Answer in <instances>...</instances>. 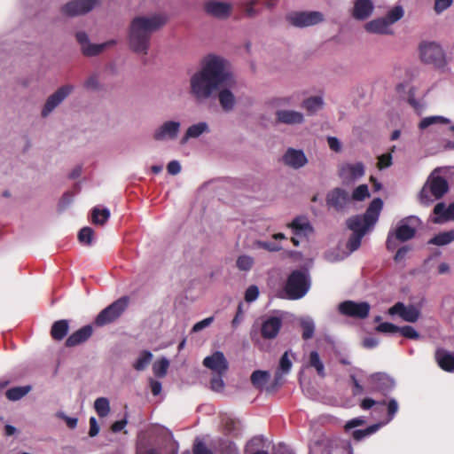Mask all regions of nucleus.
Returning a JSON list of instances; mask_svg holds the SVG:
<instances>
[{"instance_id": "13d9d810", "label": "nucleus", "mask_w": 454, "mask_h": 454, "mask_svg": "<svg viewBox=\"0 0 454 454\" xmlns=\"http://www.w3.org/2000/svg\"><path fill=\"white\" fill-rule=\"evenodd\" d=\"M392 164V156L390 153H384L378 158V168L380 169L388 168Z\"/></svg>"}, {"instance_id": "79ce46f5", "label": "nucleus", "mask_w": 454, "mask_h": 454, "mask_svg": "<svg viewBox=\"0 0 454 454\" xmlns=\"http://www.w3.org/2000/svg\"><path fill=\"white\" fill-rule=\"evenodd\" d=\"M301 327L302 329V339L308 340L311 339L315 332V325L310 319H304L301 322Z\"/></svg>"}, {"instance_id": "69168bd1", "label": "nucleus", "mask_w": 454, "mask_h": 454, "mask_svg": "<svg viewBox=\"0 0 454 454\" xmlns=\"http://www.w3.org/2000/svg\"><path fill=\"white\" fill-rule=\"evenodd\" d=\"M99 432V426L98 425L97 419L94 417L90 419V431L89 435L90 437L96 436Z\"/></svg>"}, {"instance_id": "6e6d98bb", "label": "nucleus", "mask_w": 454, "mask_h": 454, "mask_svg": "<svg viewBox=\"0 0 454 454\" xmlns=\"http://www.w3.org/2000/svg\"><path fill=\"white\" fill-rule=\"evenodd\" d=\"M255 246L259 248H262L270 252H278L281 249V247L279 245L269 241L258 240L255 242Z\"/></svg>"}, {"instance_id": "4468645a", "label": "nucleus", "mask_w": 454, "mask_h": 454, "mask_svg": "<svg viewBox=\"0 0 454 454\" xmlns=\"http://www.w3.org/2000/svg\"><path fill=\"white\" fill-rule=\"evenodd\" d=\"M389 315H399L404 321L415 323L420 316V311L415 306H405L403 302H396L388 309Z\"/></svg>"}, {"instance_id": "0eeeda50", "label": "nucleus", "mask_w": 454, "mask_h": 454, "mask_svg": "<svg viewBox=\"0 0 454 454\" xmlns=\"http://www.w3.org/2000/svg\"><path fill=\"white\" fill-rule=\"evenodd\" d=\"M421 60L435 67H442L445 63V55L442 47L434 42H424L419 45Z\"/></svg>"}, {"instance_id": "58836bf2", "label": "nucleus", "mask_w": 454, "mask_h": 454, "mask_svg": "<svg viewBox=\"0 0 454 454\" xmlns=\"http://www.w3.org/2000/svg\"><path fill=\"white\" fill-rule=\"evenodd\" d=\"M380 424H374V425L369 426L365 429L354 430L352 433V437L356 441H361L364 437L369 436V435L374 434L375 432H377L378 429L380 428Z\"/></svg>"}, {"instance_id": "7c9ffc66", "label": "nucleus", "mask_w": 454, "mask_h": 454, "mask_svg": "<svg viewBox=\"0 0 454 454\" xmlns=\"http://www.w3.org/2000/svg\"><path fill=\"white\" fill-rule=\"evenodd\" d=\"M416 234V230L408 224L399 225L395 231V239L404 242L411 239Z\"/></svg>"}, {"instance_id": "0e129e2a", "label": "nucleus", "mask_w": 454, "mask_h": 454, "mask_svg": "<svg viewBox=\"0 0 454 454\" xmlns=\"http://www.w3.org/2000/svg\"><path fill=\"white\" fill-rule=\"evenodd\" d=\"M167 170L170 175H177L181 171L180 163L177 160L170 161L167 166Z\"/></svg>"}, {"instance_id": "a211bd4d", "label": "nucleus", "mask_w": 454, "mask_h": 454, "mask_svg": "<svg viewBox=\"0 0 454 454\" xmlns=\"http://www.w3.org/2000/svg\"><path fill=\"white\" fill-rule=\"evenodd\" d=\"M204 7L207 14L219 19H225L229 17L231 11L230 4L215 0L207 2Z\"/></svg>"}, {"instance_id": "680f3d73", "label": "nucleus", "mask_w": 454, "mask_h": 454, "mask_svg": "<svg viewBox=\"0 0 454 454\" xmlns=\"http://www.w3.org/2000/svg\"><path fill=\"white\" fill-rule=\"evenodd\" d=\"M398 411V403L395 399H390L387 403L388 420H391Z\"/></svg>"}, {"instance_id": "c03bdc74", "label": "nucleus", "mask_w": 454, "mask_h": 454, "mask_svg": "<svg viewBox=\"0 0 454 454\" xmlns=\"http://www.w3.org/2000/svg\"><path fill=\"white\" fill-rule=\"evenodd\" d=\"M169 363L166 358H161L153 364V373L158 378H162L167 374Z\"/></svg>"}, {"instance_id": "6ab92c4d", "label": "nucleus", "mask_w": 454, "mask_h": 454, "mask_svg": "<svg viewBox=\"0 0 454 454\" xmlns=\"http://www.w3.org/2000/svg\"><path fill=\"white\" fill-rule=\"evenodd\" d=\"M93 333L91 325H87L74 332L65 342L66 347L71 348L85 342Z\"/></svg>"}, {"instance_id": "49530a36", "label": "nucleus", "mask_w": 454, "mask_h": 454, "mask_svg": "<svg viewBox=\"0 0 454 454\" xmlns=\"http://www.w3.org/2000/svg\"><path fill=\"white\" fill-rule=\"evenodd\" d=\"M94 231L90 227H83L78 233V240L84 245H90L92 242Z\"/></svg>"}, {"instance_id": "1a4fd4ad", "label": "nucleus", "mask_w": 454, "mask_h": 454, "mask_svg": "<svg viewBox=\"0 0 454 454\" xmlns=\"http://www.w3.org/2000/svg\"><path fill=\"white\" fill-rule=\"evenodd\" d=\"M339 311L345 316L364 319L368 317L370 305L366 301H345L339 305Z\"/></svg>"}, {"instance_id": "8fccbe9b", "label": "nucleus", "mask_w": 454, "mask_h": 454, "mask_svg": "<svg viewBox=\"0 0 454 454\" xmlns=\"http://www.w3.org/2000/svg\"><path fill=\"white\" fill-rule=\"evenodd\" d=\"M106 43L91 44L82 46V53L86 56H96L99 54L106 47Z\"/></svg>"}, {"instance_id": "de8ad7c7", "label": "nucleus", "mask_w": 454, "mask_h": 454, "mask_svg": "<svg viewBox=\"0 0 454 454\" xmlns=\"http://www.w3.org/2000/svg\"><path fill=\"white\" fill-rule=\"evenodd\" d=\"M364 236V234L363 232L352 233L347 242V245H346L347 248L350 252H354L356 249H358L359 247L361 246V241H362V239Z\"/></svg>"}, {"instance_id": "5701e85b", "label": "nucleus", "mask_w": 454, "mask_h": 454, "mask_svg": "<svg viewBox=\"0 0 454 454\" xmlns=\"http://www.w3.org/2000/svg\"><path fill=\"white\" fill-rule=\"evenodd\" d=\"M277 121L285 124H301L304 121L303 114L297 111L278 110L276 113Z\"/></svg>"}, {"instance_id": "f03ea898", "label": "nucleus", "mask_w": 454, "mask_h": 454, "mask_svg": "<svg viewBox=\"0 0 454 454\" xmlns=\"http://www.w3.org/2000/svg\"><path fill=\"white\" fill-rule=\"evenodd\" d=\"M166 22L167 18L161 14L134 18L130 23L129 35L130 49L136 53L146 55L153 33L163 27Z\"/></svg>"}, {"instance_id": "e433bc0d", "label": "nucleus", "mask_w": 454, "mask_h": 454, "mask_svg": "<svg viewBox=\"0 0 454 454\" xmlns=\"http://www.w3.org/2000/svg\"><path fill=\"white\" fill-rule=\"evenodd\" d=\"M322 106L323 99L318 96L310 97L302 102V107L311 114L317 111Z\"/></svg>"}, {"instance_id": "09e8293b", "label": "nucleus", "mask_w": 454, "mask_h": 454, "mask_svg": "<svg viewBox=\"0 0 454 454\" xmlns=\"http://www.w3.org/2000/svg\"><path fill=\"white\" fill-rule=\"evenodd\" d=\"M236 265L239 270L247 271L252 269L254 259L249 255H240L236 261Z\"/></svg>"}, {"instance_id": "6e6552de", "label": "nucleus", "mask_w": 454, "mask_h": 454, "mask_svg": "<svg viewBox=\"0 0 454 454\" xmlns=\"http://www.w3.org/2000/svg\"><path fill=\"white\" fill-rule=\"evenodd\" d=\"M286 20L294 27H305L317 25L324 20L320 12H293L286 16Z\"/></svg>"}, {"instance_id": "774afa93", "label": "nucleus", "mask_w": 454, "mask_h": 454, "mask_svg": "<svg viewBox=\"0 0 454 454\" xmlns=\"http://www.w3.org/2000/svg\"><path fill=\"white\" fill-rule=\"evenodd\" d=\"M327 142H328V145L329 147L334 151V152H339L341 148L340 146V141L338 140V138L334 137H329L327 138Z\"/></svg>"}, {"instance_id": "37998d69", "label": "nucleus", "mask_w": 454, "mask_h": 454, "mask_svg": "<svg viewBox=\"0 0 454 454\" xmlns=\"http://www.w3.org/2000/svg\"><path fill=\"white\" fill-rule=\"evenodd\" d=\"M370 197L368 186L366 184H360L358 185L352 193V196L350 200H356V201H363L366 198Z\"/></svg>"}, {"instance_id": "bf43d9fd", "label": "nucleus", "mask_w": 454, "mask_h": 454, "mask_svg": "<svg viewBox=\"0 0 454 454\" xmlns=\"http://www.w3.org/2000/svg\"><path fill=\"white\" fill-rule=\"evenodd\" d=\"M451 4L452 0H435L434 9L436 13H441L449 8Z\"/></svg>"}, {"instance_id": "423d86ee", "label": "nucleus", "mask_w": 454, "mask_h": 454, "mask_svg": "<svg viewBox=\"0 0 454 454\" xmlns=\"http://www.w3.org/2000/svg\"><path fill=\"white\" fill-rule=\"evenodd\" d=\"M129 304V296H121L102 309L94 320V325L102 327L118 320Z\"/></svg>"}, {"instance_id": "f3484780", "label": "nucleus", "mask_w": 454, "mask_h": 454, "mask_svg": "<svg viewBox=\"0 0 454 454\" xmlns=\"http://www.w3.org/2000/svg\"><path fill=\"white\" fill-rule=\"evenodd\" d=\"M283 161L286 165L298 169L307 164L308 159L303 151L289 148L283 155Z\"/></svg>"}, {"instance_id": "bb28decb", "label": "nucleus", "mask_w": 454, "mask_h": 454, "mask_svg": "<svg viewBox=\"0 0 454 454\" xmlns=\"http://www.w3.org/2000/svg\"><path fill=\"white\" fill-rule=\"evenodd\" d=\"M287 227L292 229L294 236L307 235L308 231H312V227L309 224L306 217L297 216L291 223L287 224Z\"/></svg>"}, {"instance_id": "c9c22d12", "label": "nucleus", "mask_w": 454, "mask_h": 454, "mask_svg": "<svg viewBox=\"0 0 454 454\" xmlns=\"http://www.w3.org/2000/svg\"><path fill=\"white\" fill-rule=\"evenodd\" d=\"M152 359L153 354L148 350H143L134 363L133 367L137 371H144L149 365Z\"/></svg>"}, {"instance_id": "f8f14e48", "label": "nucleus", "mask_w": 454, "mask_h": 454, "mask_svg": "<svg viewBox=\"0 0 454 454\" xmlns=\"http://www.w3.org/2000/svg\"><path fill=\"white\" fill-rule=\"evenodd\" d=\"M203 365L217 374H225L229 369V364L221 351H215L211 356L203 359Z\"/></svg>"}, {"instance_id": "393cba45", "label": "nucleus", "mask_w": 454, "mask_h": 454, "mask_svg": "<svg viewBox=\"0 0 454 454\" xmlns=\"http://www.w3.org/2000/svg\"><path fill=\"white\" fill-rule=\"evenodd\" d=\"M389 27L390 25L387 23L385 18L382 17L367 22L364 26V28L369 33L388 35L392 34V31L389 28Z\"/></svg>"}, {"instance_id": "e2e57ef3", "label": "nucleus", "mask_w": 454, "mask_h": 454, "mask_svg": "<svg viewBox=\"0 0 454 454\" xmlns=\"http://www.w3.org/2000/svg\"><path fill=\"white\" fill-rule=\"evenodd\" d=\"M213 319L214 318L212 317H207V318L196 323L192 327V331L193 332L201 331L205 327L208 326L213 322Z\"/></svg>"}, {"instance_id": "473e14b6", "label": "nucleus", "mask_w": 454, "mask_h": 454, "mask_svg": "<svg viewBox=\"0 0 454 454\" xmlns=\"http://www.w3.org/2000/svg\"><path fill=\"white\" fill-rule=\"evenodd\" d=\"M270 378V373L266 371H254L250 377L251 383L256 388H262Z\"/></svg>"}, {"instance_id": "a18cd8bd", "label": "nucleus", "mask_w": 454, "mask_h": 454, "mask_svg": "<svg viewBox=\"0 0 454 454\" xmlns=\"http://www.w3.org/2000/svg\"><path fill=\"white\" fill-rule=\"evenodd\" d=\"M446 210L447 207L443 202L437 203L434 208V214L436 215L434 219V223H439L443 221H448Z\"/></svg>"}, {"instance_id": "ddd939ff", "label": "nucleus", "mask_w": 454, "mask_h": 454, "mask_svg": "<svg viewBox=\"0 0 454 454\" xmlns=\"http://www.w3.org/2000/svg\"><path fill=\"white\" fill-rule=\"evenodd\" d=\"M74 90L72 85H64L51 95L42 111V115L46 117L57 106H59Z\"/></svg>"}, {"instance_id": "c756f323", "label": "nucleus", "mask_w": 454, "mask_h": 454, "mask_svg": "<svg viewBox=\"0 0 454 454\" xmlns=\"http://www.w3.org/2000/svg\"><path fill=\"white\" fill-rule=\"evenodd\" d=\"M32 389V387L30 385L27 386H21V387H14L12 388H9L5 392V396L10 401H19L22 397H24L26 395H27Z\"/></svg>"}, {"instance_id": "c85d7f7f", "label": "nucleus", "mask_w": 454, "mask_h": 454, "mask_svg": "<svg viewBox=\"0 0 454 454\" xmlns=\"http://www.w3.org/2000/svg\"><path fill=\"white\" fill-rule=\"evenodd\" d=\"M208 126L206 122H199L190 126L184 136L181 139V144H185L190 138L199 137L201 134L207 131Z\"/></svg>"}, {"instance_id": "aec40b11", "label": "nucleus", "mask_w": 454, "mask_h": 454, "mask_svg": "<svg viewBox=\"0 0 454 454\" xmlns=\"http://www.w3.org/2000/svg\"><path fill=\"white\" fill-rule=\"evenodd\" d=\"M282 326V321L277 317H270L266 319L261 328L262 338L271 340L277 337Z\"/></svg>"}, {"instance_id": "dca6fc26", "label": "nucleus", "mask_w": 454, "mask_h": 454, "mask_svg": "<svg viewBox=\"0 0 454 454\" xmlns=\"http://www.w3.org/2000/svg\"><path fill=\"white\" fill-rule=\"evenodd\" d=\"M372 390L387 395L394 387V380L386 373L376 372L370 377Z\"/></svg>"}, {"instance_id": "ea45409f", "label": "nucleus", "mask_w": 454, "mask_h": 454, "mask_svg": "<svg viewBox=\"0 0 454 454\" xmlns=\"http://www.w3.org/2000/svg\"><path fill=\"white\" fill-rule=\"evenodd\" d=\"M92 223L95 224L103 225L110 217V212L107 208L98 209L94 208L92 210Z\"/></svg>"}, {"instance_id": "5fc2aeb1", "label": "nucleus", "mask_w": 454, "mask_h": 454, "mask_svg": "<svg viewBox=\"0 0 454 454\" xmlns=\"http://www.w3.org/2000/svg\"><path fill=\"white\" fill-rule=\"evenodd\" d=\"M376 330L380 333H398L399 326H397L392 323L384 322V323L380 324L376 327Z\"/></svg>"}, {"instance_id": "a878e982", "label": "nucleus", "mask_w": 454, "mask_h": 454, "mask_svg": "<svg viewBox=\"0 0 454 454\" xmlns=\"http://www.w3.org/2000/svg\"><path fill=\"white\" fill-rule=\"evenodd\" d=\"M218 100L224 112L229 113L234 109L236 98L234 94L229 89L222 87L219 90Z\"/></svg>"}, {"instance_id": "4c0bfd02", "label": "nucleus", "mask_w": 454, "mask_h": 454, "mask_svg": "<svg viewBox=\"0 0 454 454\" xmlns=\"http://www.w3.org/2000/svg\"><path fill=\"white\" fill-rule=\"evenodd\" d=\"M449 122H450V120L443 116H428V117L423 118L420 121V122L419 124V128L420 129H425L433 124H439V123L448 124Z\"/></svg>"}, {"instance_id": "2eb2a0df", "label": "nucleus", "mask_w": 454, "mask_h": 454, "mask_svg": "<svg viewBox=\"0 0 454 454\" xmlns=\"http://www.w3.org/2000/svg\"><path fill=\"white\" fill-rule=\"evenodd\" d=\"M180 129V122L175 121H165L153 132V138L156 141L174 139L177 137Z\"/></svg>"}, {"instance_id": "3c124183", "label": "nucleus", "mask_w": 454, "mask_h": 454, "mask_svg": "<svg viewBox=\"0 0 454 454\" xmlns=\"http://www.w3.org/2000/svg\"><path fill=\"white\" fill-rule=\"evenodd\" d=\"M224 374L214 375L210 380V388L215 392H222L224 388V381L223 380Z\"/></svg>"}, {"instance_id": "cd10ccee", "label": "nucleus", "mask_w": 454, "mask_h": 454, "mask_svg": "<svg viewBox=\"0 0 454 454\" xmlns=\"http://www.w3.org/2000/svg\"><path fill=\"white\" fill-rule=\"evenodd\" d=\"M69 324L66 319L53 323L51 329V336L55 340H62L68 333Z\"/></svg>"}, {"instance_id": "39448f33", "label": "nucleus", "mask_w": 454, "mask_h": 454, "mask_svg": "<svg viewBox=\"0 0 454 454\" xmlns=\"http://www.w3.org/2000/svg\"><path fill=\"white\" fill-rule=\"evenodd\" d=\"M309 287V274L304 270H295L288 276L284 291L289 300H299L306 295Z\"/></svg>"}, {"instance_id": "b1692460", "label": "nucleus", "mask_w": 454, "mask_h": 454, "mask_svg": "<svg viewBox=\"0 0 454 454\" xmlns=\"http://www.w3.org/2000/svg\"><path fill=\"white\" fill-rule=\"evenodd\" d=\"M435 360L441 369L445 372H454V356L443 348L435 351Z\"/></svg>"}, {"instance_id": "72a5a7b5", "label": "nucleus", "mask_w": 454, "mask_h": 454, "mask_svg": "<svg viewBox=\"0 0 454 454\" xmlns=\"http://www.w3.org/2000/svg\"><path fill=\"white\" fill-rule=\"evenodd\" d=\"M309 366L316 369L318 376H320L321 378H324L325 376L324 364L321 361L319 354L317 351H311L309 353Z\"/></svg>"}, {"instance_id": "a19ab883", "label": "nucleus", "mask_w": 454, "mask_h": 454, "mask_svg": "<svg viewBox=\"0 0 454 454\" xmlns=\"http://www.w3.org/2000/svg\"><path fill=\"white\" fill-rule=\"evenodd\" d=\"M404 12L402 6L397 5L387 12L384 17L387 23L391 26L403 17Z\"/></svg>"}, {"instance_id": "603ef678", "label": "nucleus", "mask_w": 454, "mask_h": 454, "mask_svg": "<svg viewBox=\"0 0 454 454\" xmlns=\"http://www.w3.org/2000/svg\"><path fill=\"white\" fill-rule=\"evenodd\" d=\"M398 333L410 340H418L419 338V333L411 325L399 327Z\"/></svg>"}, {"instance_id": "4be33fe9", "label": "nucleus", "mask_w": 454, "mask_h": 454, "mask_svg": "<svg viewBox=\"0 0 454 454\" xmlns=\"http://www.w3.org/2000/svg\"><path fill=\"white\" fill-rule=\"evenodd\" d=\"M374 9L371 0H356L352 12V16L358 20H366Z\"/></svg>"}, {"instance_id": "2f4dec72", "label": "nucleus", "mask_w": 454, "mask_h": 454, "mask_svg": "<svg viewBox=\"0 0 454 454\" xmlns=\"http://www.w3.org/2000/svg\"><path fill=\"white\" fill-rule=\"evenodd\" d=\"M454 240V230L440 232L439 234L433 237L428 244L435 246H444L451 243Z\"/></svg>"}, {"instance_id": "7ed1b4c3", "label": "nucleus", "mask_w": 454, "mask_h": 454, "mask_svg": "<svg viewBox=\"0 0 454 454\" xmlns=\"http://www.w3.org/2000/svg\"><path fill=\"white\" fill-rule=\"evenodd\" d=\"M383 207V201L380 198L372 200L365 213L362 215H355L348 219L347 225L353 233L363 232L373 226L379 219L380 213Z\"/></svg>"}, {"instance_id": "412c9836", "label": "nucleus", "mask_w": 454, "mask_h": 454, "mask_svg": "<svg viewBox=\"0 0 454 454\" xmlns=\"http://www.w3.org/2000/svg\"><path fill=\"white\" fill-rule=\"evenodd\" d=\"M364 175V166L362 162L345 164L340 169V176L348 181H355Z\"/></svg>"}, {"instance_id": "9d476101", "label": "nucleus", "mask_w": 454, "mask_h": 454, "mask_svg": "<svg viewBox=\"0 0 454 454\" xmlns=\"http://www.w3.org/2000/svg\"><path fill=\"white\" fill-rule=\"evenodd\" d=\"M326 205L337 212H343L350 202L348 192L342 188H334L326 195Z\"/></svg>"}, {"instance_id": "052dcab7", "label": "nucleus", "mask_w": 454, "mask_h": 454, "mask_svg": "<svg viewBox=\"0 0 454 454\" xmlns=\"http://www.w3.org/2000/svg\"><path fill=\"white\" fill-rule=\"evenodd\" d=\"M194 454H213L210 450L200 441H197L193 446Z\"/></svg>"}, {"instance_id": "f257e3e1", "label": "nucleus", "mask_w": 454, "mask_h": 454, "mask_svg": "<svg viewBox=\"0 0 454 454\" xmlns=\"http://www.w3.org/2000/svg\"><path fill=\"white\" fill-rule=\"evenodd\" d=\"M232 82L228 62L222 57L209 54L201 67L190 78V94L199 102L208 99L215 90Z\"/></svg>"}, {"instance_id": "864d4df0", "label": "nucleus", "mask_w": 454, "mask_h": 454, "mask_svg": "<svg viewBox=\"0 0 454 454\" xmlns=\"http://www.w3.org/2000/svg\"><path fill=\"white\" fill-rule=\"evenodd\" d=\"M292 368V362L289 359L288 352L286 351L280 360H279V366L278 369L281 371L282 373H288Z\"/></svg>"}, {"instance_id": "9b49d317", "label": "nucleus", "mask_w": 454, "mask_h": 454, "mask_svg": "<svg viewBox=\"0 0 454 454\" xmlns=\"http://www.w3.org/2000/svg\"><path fill=\"white\" fill-rule=\"evenodd\" d=\"M98 3V0H72L66 4L61 11L70 17L82 15L90 12Z\"/></svg>"}, {"instance_id": "f704fd0d", "label": "nucleus", "mask_w": 454, "mask_h": 454, "mask_svg": "<svg viewBox=\"0 0 454 454\" xmlns=\"http://www.w3.org/2000/svg\"><path fill=\"white\" fill-rule=\"evenodd\" d=\"M94 409L100 418L106 417L110 412L109 401L106 397H98L94 402Z\"/></svg>"}, {"instance_id": "338daca9", "label": "nucleus", "mask_w": 454, "mask_h": 454, "mask_svg": "<svg viewBox=\"0 0 454 454\" xmlns=\"http://www.w3.org/2000/svg\"><path fill=\"white\" fill-rule=\"evenodd\" d=\"M364 422H365L364 419H363L362 418L353 419L347 422V424L345 425V429L348 430V429L356 427L358 426H362L364 424Z\"/></svg>"}, {"instance_id": "4d7b16f0", "label": "nucleus", "mask_w": 454, "mask_h": 454, "mask_svg": "<svg viewBox=\"0 0 454 454\" xmlns=\"http://www.w3.org/2000/svg\"><path fill=\"white\" fill-rule=\"evenodd\" d=\"M259 295V289L256 286H250L247 291H246V294H245V300L247 301V302H251V301H254L257 299Z\"/></svg>"}, {"instance_id": "20e7f679", "label": "nucleus", "mask_w": 454, "mask_h": 454, "mask_svg": "<svg viewBox=\"0 0 454 454\" xmlns=\"http://www.w3.org/2000/svg\"><path fill=\"white\" fill-rule=\"evenodd\" d=\"M449 191L447 180L432 173L423 185L419 199L421 204L429 205L434 200L442 199Z\"/></svg>"}]
</instances>
